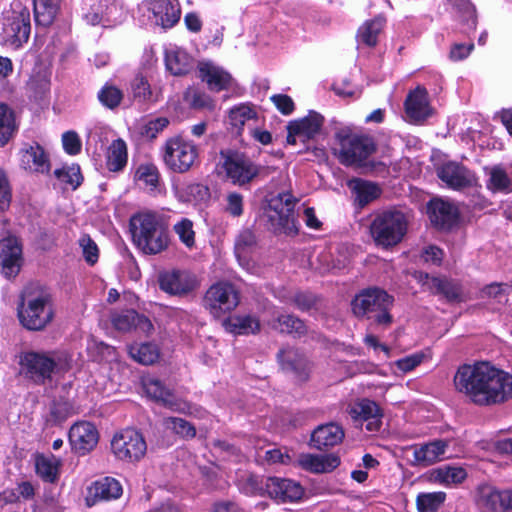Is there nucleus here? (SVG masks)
<instances>
[{"label":"nucleus","mask_w":512,"mask_h":512,"mask_svg":"<svg viewBox=\"0 0 512 512\" xmlns=\"http://www.w3.org/2000/svg\"><path fill=\"white\" fill-rule=\"evenodd\" d=\"M156 24L163 28L173 27L180 19V8L175 0H147Z\"/></svg>","instance_id":"nucleus-26"},{"label":"nucleus","mask_w":512,"mask_h":512,"mask_svg":"<svg viewBox=\"0 0 512 512\" xmlns=\"http://www.w3.org/2000/svg\"><path fill=\"white\" fill-rule=\"evenodd\" d=\"M62 143L64 150L70 155H76L81 150V141L74 131L65 132L62 135Z\"/></svg>","instance_id":"nucleus-64"},{"label":"nucleus","mask_w":512,"mask_h":512,"mask_svg":"<svg viewBox=\"0 0 512 512\" xmlns=\"http://www.w3.org/2000/svg\"><path fill=\"white\" fill-rule=\"evenodd\" d=\"M323 122V116L315 111H310L309 114L302 119L291 121L287 126V143L295 145L297 139L303 143L306 140L313 139L319 134Z\"/></svg>","instance_id":"nucleus-15"},{"label":"nucleus","mask_w":512,"mask_h":512,"mask_svg":"<svg viewBox=\"0 0 512 512\" xmlns=\"http://www.w3.org/2000/svg\"><path fill=\"white\" fill-rule=\"evenodd\" d=\"M78 242L86 263L94 265L99 257V249L95 241L88 234H84Z\"/></svg>","instance_id":"nucleus-57"},{"label":"nucleus","mask_w":512,"mask_h":512,"mask_svg":"<svg viewBox=\"0 0 512 512\" xmlns=\"http://www.w3.org/2000/svg\"><path fill=\"white\" fill-rule=\"evenodd\" d=\"M61 466L62 460L53 454H37L35 456L36 473L45 482H57Z\"/></svg>","instance_id":"nucleus-35"},{"label":"nucleus","mask_w":512,"mask_h":512,"mask_svg":"<svg viewBox=\"0 0 512 512\" xmlns=\"http://www.w3.org/2000/svg\"><path fill=\"white\" fill-rule=\"evenodd\" d=\"M22 249L16 237L9 236L0 241V258L3 274L13 277L20 270Z\"/></svg>","instance_id":"nucleus-24"},{"label":"nucleus","mask_w":512,"mask_h":512,"mask_svg":"<svg viewBox=\"0 0 512 512\" xmlns=\"http://www.w3.org/2000/svg\"><path fill=\"white\" fill-rule=\"evenodd\" d=\"M169 123L170 121L167 117L151 119L142 126L141 135L149 140H153L168 127Z\"/></svg>","instance_id":"nucleus-58"},{"label":"nucleus","mask_w":512,"mask_h":512,"mask_svg":"<svg viewBox=\"0 0 512 512\" xmlns=\"http://www.w3.org/2000/svg\"><path fill=\"white\" fill-rule=\"evenodd\" d=\"M266 495L279 502H294L303 495L300 484L289 479L267 477L265 479Z\"/></svg>","instance_id":"nucleus-21"},{"label":"nucleus","mask_w":512,"mask_h":512,"mask_svg":"<svg viewBox=\"0 0 512 512\" xmlns=\"http://www.w3.org/2000/svg\"><path fill=\"white\" fill-rule=\"evenodd\" d=\"M447 5L462 20L475 23V8L469 0H447Z\"/></svg>","instance_id":"nucleus-56"},{"label":"nucleus","mask_w":512,"mask_h":512,"mask_svg":"<svg viewBox=\"0 0 512 512\" xmlns=\"http://www.w3.org/2000/svg\"><path fill=\"white\" fill-rule=\"evenodd\" d=\"M127 163V146L122 139L114 140L107 151V168L117 172L123 169Z\"/></svg>","instance_id":"nucleus-42"},{"label":"nucleus","mask_w":512,"mask_h":512,"mask_svg":"<svg viewBox=\"0 0 512 512\" xmlns=\"http://www.w3.org/2000/svg\"><path fill=\"white\" fill-rule=\"evenodd\" d=\"M479 504L489 512H511L512 490L483 487L480 490Z\"/></svg>","instance_id":"nucleus-25"},{"label":"nucleus","mask_w":512,"mask_h":512,"mask_svg":"<svg viewBox=\"0 0 512 512\" xmlns=\"http://www.w3.org/2000/svg\"><path fill=\"white\" fill-rule=\"evenodd\" d=\"M419 281L432 294L443 296L448 302L463 300V290L459 282L446 277H431L427 273H419Z\"/></svg>","instance_id":"nucleus-17"},{"label":"nucleus","mask_w":512,"mask_h":512,"mask_svg":"<svg viewBox=\"0 0 512 512\" xmlns=\"http://www.w3.org/2000/svg\"><path fill=\"white\" fill-rule=\"evenodd\" d=\"M133 96L140 102L151 98L152 92L147 80L143 77H136L132 83Z\"/></svg>","instance_id":"nucleus-61"},{"label":"nucleus","mask_w":512,"mask_h":512,"mask_svg":"<svg viewBox=\"0 0 512 512\" xmlns=\"http://www.w3.org/2000/svg\"><path fill=\"white\" fill-rule=\"evenodd\" d=\"M220 157L226 176L234 185H247L260 173L261 168L242 153L231 149L221 150Z\"/></svg>","instance_id":"nucleus-10"},{"label":"nucleus","mask_w":512,"mask_h":512,"mask_svg":"<svg viewBox=\"0 0 512 512\" xmlns=\"http://www.w3.org/2000/svg\"><path fill=\"white\" fill-rule=\"evenodd\" d=\"M393 297L379 288H368L358 293L351 302L353 314L359 319L372 320L378 326L388 327L393 319L390 309Z\"/></svg>","instance_id":"nucleus-4"},{"label":"nucleus","mask_w":512,"mask_h":512,"mask_svg":"<svg viewBox=\"0 0 512 512\" xmlns=\"http://www.w3.org/2000/svg\"><path fill=\"white\" fill-rule=\"evenodd\" d=\"M130 226L134 243L145 254H157L168 247V230L157 214L145 212L135 215Z\"/></svg>","instance_id":"nucleus-3"},{"label":"nucleus","mask_w":512,"mask_h":512,"mask_svg":"<svg viewBox=\"0 0 512 512\" xmlns=\"http://www.w3.org/2000/svg\"><path fill=\"white\" fill-rule=\"evenodd\" d=\"M447 447L446 442L437 440L414 449V461L420 465L428 466L441 459Z\"/></svg>","instance_id":"nucleus-38"},{"label":"nucleus","mask_w":512,"mask_h":512,"mask_svg":"<svg viewBox=\"0 0 512 512\" xmlns=\"http://www.w3.org/2000/svg\"><path fill=\"white\" fill-rule=\"evenodd\" d=\"M21 364L36 381L43 382L53 372H65L70 368L69 359L64 354L28 352L21 358Z\"/></svg>","instance_id":"nucleus-9"},{"label":"nucleus","mask_w":512,"mask_h":512,"mask_svg":"<svg viewBox=\"0 0 512 512\" xmlns=\"http://www.w3.org/2000/svg\"><path fill=\"white\" fill-rule=\"evenodd\" d=\"M17 130L14 111L7 104L0 103V147L5 146Z\"/></svg>","instance_id":"nucleus-39"},{"label":"nucleus","mask_w":512,"mask_h":512,"mask_svg":"<svg viewBox=\"0 0 512 512\" xmlns=\"http://www.w3.org/2000/svg\"><path fill=\"white\" fill-rule=\"evenodd\" d=\"M11 198L12 194L8 179L4 171L0 169V212H3L9 208Z\"/></svg>","instance_id":"nucleus-63"},{"label":"nucleus","mask_w":512,"mask_h":512,"mask_svg":"<svg viewBox=\"0 0 512 512\" xmlns=\"http://www.w3.org/2000/svg\"><path fill=\"white\" fill-rule=\"evenodd\" d=\"M110 446L116 459L128 463L139 461L147 451L143 435L135 429H124L117 432L113 436Z\"/></svg>","instance_id":"nucleus-11"},{"label":"nucleus","mask_w":512,"mask_h":512,"mask_svg":"<svg viewBox=\"0 0 512 512\" xmlns=\"http://www.w3.org/2000/svg\"><path fill=\"white\" fill-rule=\"evenodd\" d=\"M427 209L432 225L438 229L448 230L457 222V210L447 202L440 199L431 200Z\"/></svg>","instance_id":"nucleus-27"},{"label":"nucleus","mask_w":512,"mask_h":512,"mask_svg":"<svg viewBox=\"0 0 512 512\" xmlns=\"http://www.w3.org/2000/svg\"><path fill=\"white\" fill-rule=\"evenodd\" d=\"M376 151L372 137L341 129L335 133L334 155L345 166H361Z\"/></svg>","instance_id":"nucleus-5"},{"label":"nucleus","mask_w":512,"mask_h":512,"mask_svg":"<svg viewBox=\"0 0 512 512\" xmlns=\"http://www.w3.org/2000/svg\"><path fill=\"white\" fill-rule=\"evenodd\" d=\"M489 180L487 187L494 191H508L512 185L511 179L501 166H493L488 172Z\"/></svg>","instance_id":"nucleus-47"},{"label":"nucleus","mask_w":512,"mask_h":512,"mask_svg":"<svg viewBox=\"0 0 512 512\" xmlns=\"http://www.w3.org/2000/svg\"><path fill=\"white\" fill-rule=\"evenodd\" d=\"M123 493L122 485L112 477H104L95 481L89 488V495L96 501L118 499Z\"/></svg>","instance_id":"nucleus-34"},{"label":"nucleus","mask_w":512,"mask_h":512,"mask_svg":"<svg viewBox=\"0 0 512 512\" xmlns=\"http://www.w3.org/2000/svg\"><path fill=\"white\" fill-rule=\"evenodd\" d=\"M21 165L24 169L47 173L50 171V162L44 149L39 144L29 145L21 150Z\"/></svg>","instance_id":"nucleus-31"},{"label":"nucleus","mask_w":512,"mask_h":512,"mask_svg":"<svg viewBox=\"0 0 512 512\" xmlns=\"http://www.w3.org/2000/svg\"><path fill=\"white\" fill-rule=\"evenodd\" d=\"M143 388L146 395L158 404L179 411L183 408L184 403L178 398L174 391L165 386V384L154 377L143 379Z\"/></svg>","instance_id":"nucleus-20"},{"label":"nucleus","mask_w":512,"mask_h":512,"mask_svg":"<svg viewBox=\"0 0 512 512\" xmlns=\"http://www.w3.org/2000/svg\"><path fill=\"white\" fill-rule=\"evenodd\" d=\"M344 436L343 428L337 423L319 425L311 435V445L318 450L333 447L340 444Z\"/></svg>","instance_id":"nucleus-29"},{"label":"nucleus","mask_w":512,"mask_h":512,"mask_svg":"<svg viewBox=\"0 0 512 512\" xmlns=\"http://www.w3.org/2000/svg\"><path fill=\"white\" fill-rule=\"evenodd\" d=\"M239 292L228 282H218L212 285L204 297V306L214 316L234 310L239 304Z\"/></svg>","instance_id":"nucleus-12"},{"label":"nucleus","mask_w":512,"mask_h":512,"mask_svg":"<svg viewBox=\"0 0 512 512\" xmlns=\"http://www.w3.org/2000/svg\"><path fill=\"white\" fill-rule=\"evenodd\" d=\"M444 492L420 493L416 498L418 512H436L444 503Z\"/></svg>","instance_id":"nucleus-46"},{"label":"nucleus","mask_w":512,"mask_h":512,"mask_svg":"<svg viewBox=\"0 0 512 512\" xmlns=\"http://www.w3.org/2000/svg\"><path fill=\"white\" fill-rule=\"evenodd\" d=\"M438 177L449 187L461 190L476 183L473 172L456 162H447L437 169Z\"/></svg>","instance_id":"nucleus-18"},{"label":"nucleus","mask_w":512,"mask_h":512,"mask_svg":"<svg viewBox=\"0 0 512 512\" xmlns=\"http://www.w3.org/2000/svg\"><path fill=\"white\" fill-rule=\"evenodd\" d=\"M291 301L297 309L306 312L316 307L319 298L309 291H298L291 297Z\"/></svg>","instance_id":"nucleus-59"},{"label":"nucleus","mask_w":512,"mask_h":512,"mask_svg":"<svg viewBox=\"0 0 512 512\" xmlns=\"http://www.w3.org/2000/svg\"><path fill=\"white\" fill-rule=\"evenodd\" d=\"M226 331L237 335L255 334L260 331L259 320L251 315H235L223 321Z\"/></svg>","instance_id":"nucleus-37"},{"label":"nucleus","mask_w":512,"mask_h":512,"mask_svg":"<svg viewBox=\"0 0 512 512\" xmlns=\"http://www.w3.org/2000/svg\"><path fill=\"white\" fill-rule=\"evenodd\" d=\"M256 112L249 105H239L229 111V121L237 134H241L246 122L256 119Z\"/></svg>","instance_id":"nucleus-45"},{"label":"nucleus","mask_w":512,"mask_h":512,"mask_svg":"<svg viewBox=\"0 0 512 512\" xmlns=\"http://www.w3.org/2000/svg\"><path fill=\"white\" fill-rule=\"evenodd\" d=\"M297 464L311 473H329L339 466L340 459L336 454L314 455L302 453L297 458Z\"/></svg>","instance_id":"nucleus-28"},{"label":"nucleus","mask_w":512,"mask_h":512,"mask_svg":"<svg viewBox=\"0 0 512 512\" xmlns=\"http://www.w3.org/2000/svg\"><path fill=\"white\" fill-rule=\"evenodd\" d=\"M60 0H34V15L37 25H51L58 13Z\"/></svg>","instance_id":"nucleus-40"},{"label":"nucleus","mask_w":512,"mask_h":512,"mask_svg":"<svg viewBox=\"0 0 512 512\" xmlns=\"http://www.w3.org/2000/svg\"><path fill=\"white\" fill-rule=\"evenodd\" d=\"M273 330L292 335L296 338L304 337L308 334V327L305 322L293 314H280L270 322Z\"/></svg>","instance_id":"nucleus-33"},{"label":"nucleus","mask_w":512,"mask_h":512,"mask_svg":"<svg viewBox=\"0 0 512 512\" xmlns=\"http://www.w3.org/2000/svg\"><path fill=\"white\" fill-rule=\"evenodd\" d=\"M165 65L172 75L183 76L193 69L194 59L185 50L173 48L165 53Z\"/></svg>","instance_id":"nucleus-32"},{"label":"nucleus","mask_w":512,"mask_h":512,"mask_svg":"<svg viewBox=\"0 0 512 512\" xmlns=\"http://www.w3.org/2000/svg\"><path fill=\"white\" fill-rule=\"evenodd\" d=\"M224 212L231 217L238 218L244 212V198L238 192H230L224 199Z\"/></svg>","instance_id":"nucleus-55"},{"label":"nucleus","mask_w":512,"mask_h":512,"mask_svg":"<svg viewBox=\"0 0 512 512\" xmlns=\"http://www.w3.org/2000/svg\"><path fill=\"white\" fill-rule=\"evenodd\" d=\"M181 198L187 202H206L210 199V190L204 184L190 183L182 189Z\"/></svg>","instance_id":"nucleus-49"},{"label":"nucleus","mask_w":512,"mask_h":512,"mask_svg":"<svg viewBox=\"0 0 512 512\" xmlns=\"http://www.w3.org/2000/svg\"><path fill=\"white\" fill-rule=\"evenodd\" d=\"M256 244L254 233L249 230H243L237 237L235 242V250L238 254H244Z\"/></svg>","instance_id":"nucleus-62"},{"label":"nucleus","mask_w":512,"mask_h":512,"mask_svg":"<svg viewBox=\"0 0 512 512\" xmlns=\"http://www.w3.org/2000/svg\"><path fill=\"white\" fill-rule=\"evenodd\" d=\"M240 490L246 495L265 496V480L255 475H247L240 482Z\"/></svg>","instance_id":"nucleus-54"},{"label":"nucleus","mask_w":512,"mask_h":512,"mask_svg":"<svg viewBox=\"0 0 512 512\" xmlns=\"http://www.w3.org/2000/svg\"><path fill=\"white\" fill-rule=\"evenodd\" d=\"M160 289L170 295L184 296L198 286L196 276L185 270H173L160 274Z\"/></svg>","instance_id":"nucleus-14"},{"label":"nucleus","mask_w":512,"mask_h":512,"mask_svg":"<svg viewBox=\"0 0 512 512\" xmlns=\"http://www.w3.org/2000/svg\"><path fill=\"white\" fill-rule=\"evenodd\" d=\"M384 24L385 18L382 16H377L370 21H366L358 29V40L367 46H375L378 41V35L382 31Z\"/></svg>","instance_id":"nucleus-43"},{"label":"nucleus","mask_w":512,"mask_h":512,"mask_svg":"<svg viewBox=\"0 0 512 512\" xmlns=\"http://www.w3.org/2000/svg\"><path fill=\"white\" fill-rule=\"evenodd\" d=\"M348 187L356 195V200L361 206L368 204L380 195V189L376 184L363 179L350 180Z\"/></svg>","instance_id":"nucleus-41"},{"label":"nucleus","mask_w":512,"mask_h":512,"mask_svg":"<svg viewBox=\"0 0 512 512\" xmlns=\"http://www.w3.org/2000/svg\"><path fill=\"white\" fill-rule=\"evenodd\" d=\"M139 180L153 188L157 187L159 182V171L153 164L139 166L137 170Z\"/></svg>","instance_id":"nucleus-60"},{"label":"nucleus","mask_w":512,"mask_h":512,"mask_svg":"<svg viewBox=\"0 0 512 512\" xmlns=\"http://www.w3.org/2000/svg\"><path fill=\"white\" fill-rule=\"evenodd\" d=\"M453 384L458 393L479 407L497 406L512 399V374L489 362L459 366Z\"/></svg>","instance_id":"nucleus-1"},{"label":"nucleus","mask_w":512,"mask_h":512,"mask_svg":"<svg viewBox=\"0 0 512 512\" xmlns=\"http://www.w3.org/2000/svg\"><path fill=\"white\" fill-rule=\"evenodd\" d=\"M30 12L27 8H22L20 11L15 12L11 23L9 24L8 32L13 37V43L22 45L26 43L30 36Z\"/></svg>","instance_id":"nucleus-36"},{"label":"nucleus","mask_w":512,"mask_h":512,"mask_svg":"<svg viewBox=\"0 0 512 512\" xmlns=\"http://www.w3.org/2000/svg\"><path fill=\"white\" fill-rule=\"evenodd\" d=\"M297 199L289 192L278 193L268 200L266 215L270 228L275 233L295 235L298 222L295 214Z\"/></svg>","instance_id":"nucleus-7"},{"label":"nucleus","mask_w":512,"mask_h":512,"mask_svg":"<svg viewBox=\"0 0 512 512\" xmlns=\"http://www.w3.org/2000/svg\"><path fill=\"white\" fill-rule=\"evenodd\" d=\"M173 230L187 248H192L195 245V231L190 219L182 218L173 226Z\"/></svg>","instance_id":"nucleus-51"},{"label":"nucleus","mask_w":512,"mask_h":512,"mask_svg":"<svg viewBox=\"0 0 512 512\" xmlns=\"http://www.w3.org/2000/svg\"><path fill=\"white\" fill-rule=\"evenodd\" d=\"M122 98L121 90L112 85H105L98 93L99 101L109 109L119 106Z\"/></svg>","instance_id":"nucleus-53"},{"label":"nucleus","mask_w":512,"mask_h":512,"mask_svg":"<svg viewBox=\"0 0 512 512\" xmlns=\"http://www.w3.org/2000/svg\"><path fill=\"white\" fill-rule=\"evenodd\" d=\"M54 175L58 180L65 184L70 185L73 189L79 187L83 180V177L80 172V167L77 165L56 169L54 171Z\"/></svg>","instance_id":"nucleus-52"},{"label":"nucleus","mask_w":512,"mask_h":512,"mask_svg":"<svg viewBox=\"0 0 512 512\" xmlns=\"http://www.w3.org/2000/svg\"><path fill=\"white\" fill-rule=\"evenodd\" d=\"M277 361L281 369L291 373L296 381L305 382L309 379L311 363L306 355L298 348L285 346L277 353Z\"/></svg>","instance_id":"nucleus-13"},{"label":"nucleus","mask_w":512,"mask_h":512,"mask_svg":"<svg viewBox=\"0 0 512 512\" xmlns=\"http://www.w3.org/2000/svg\"><path fill=\"white\" fill-rule=\"evenodd\" d=\"M199 77L206 82L208 88L212 91L219 92L228 89L231 85V76L222 68L208 62H202L198 66Z\"/></svg>","instance_id":"nucleus-30"},{"label":"nucleus","mask_w":512,"mask_h":512,"mask_svg":"<svg viewBox=\"0 0 512 512\" xmlns=\"http://www.w3.org/2000/svg\"><path fill=\"white\" fill-rule=\"evenodd\" d=\"M17 315L19 322L27 330L45 329L54 318L50 295L35 285L26 286L20 295Z\"/></svg>","instance_id":"nucleus-2"},{"label":"nucleus","mask_w":512,"mask_h":512,"mask_svg":"<svg viewBox=\"0 0 512 512\" xmlns=\"http://www.w3.org/2000/svg\"><path fill=\"white\" fill-rule=\"evenodd\" d=\"M128 351L131 358L143 365L155 363L160 356L158 347L152 343L133 344Z\"/></svg>","instance_id":"nucleus-44"},{"label":"nucleus","mask_w":512,"mask_h":512,"mask_svg":"<svg viewBox=\"0 0 512 512\" xmlns=\"http://www.w3.org/2000/svg\"><path fill=\"white\" fill-rule=\"evenodd\" d=\"M111 322L115 329L122 332H128L135 329L149 335L154 329L149 318L138 314L132 309L112 313Z\"/></svg>","instance_id":"nucleus-23"},{"label":"nucleus","mask_w":512,"mask_h":512,"mask_svg":"<svg viewBox=\"0 0 512 512\" xmlns=\"http://www.w3.org/2000/svg\"><path fill=\"white\" fill-rule=\"evenodd\" d=\"M98 440V431L90 422H78L69 430V441L71 446L81 455H85L93 450L96 447Z\"/></svg>","instance_id":"nucleus-19"},{"label":"nucleus","mask_w":512,"mask_h":512,"mask_svg":"<svg viewBox=\"0 0 512 512\" xmlns=\"http://www.w3.org/2000/svg\"><path fill=\"white\" fill-rule=\"evenodd\" d=\"M184 100L193 109H207L211 111L215 108V103L209 95L194 88L186 90Z\"/></svg>","instance_id":"nucleus-48"},{"label":"nucleus","mask_w":512,"mask_h":512,"mask_svg":"<svg viewBox=\"0 0 512 512\" xmlns=\"http://www.w3.org/2000/svg\"><path fill=\"white\" fill-rule=\"evenodd\" d=\"M164 425L167 429L173 431L175 434L182 438H194L196 435V428L183 418H165Z\"/></svg>","instance_id":"nucleus-50"},{"label":"nucleus","mask_w":512,"mask_h":512,"mask_svg":"<svg viewBox=\"0 0 512 512\" xmlns=\"http://www.w3.org/2000/svg\"><path fill=\"white\" fill-rule=\"evenodd\" d=\"M349 415L355 423V426L365 428L369 432H377L382 425V411L380 407L372 400L362 399L351 406Z\"/></svg>","instance_id":"nucleus-16"},{"label":"nucleus","mask_w":512,"mask_h":512,"mask_svg":"<svg viewBox=\"0 0 512 512\" xmlns=\"http://www.w3.org/2000/svg\"><path fill=\"white\" fill-rule=\"evenodd\" d=\"M197 159V145L181 136L168 138L162 147V160L166 167L174 173L188 172Z\"/></svg>","instance_id":"nucleus-8"},{"label":"nucleus","mask_w":512,"mask_h":512,"mask_svg":"<svg viewBox=\"0 0 512 512\" xmlns=\"http://www.w3.org/2000/svg\"><path fill=\"white\" fill-rule=\"evenodd\" d=\"M404 106L407 118L415 124L423 123L433 113L426 89L419 86L407 95Z\"/></svg>","instance_id":"nucleus-22"},{"label":"nucleus","mask_w":512,"mask_h":512,"mask_svg":"<svg viewBox=\"0 0 512 512\" xmlns=\"http://www.w3.org/2000/svg\"><path fill=\"white\" fill-rule=\"evenodd\" d=\"M408 221L404 213L387 210L375 216L370 233L376 245L384 248L398 244L407 232Z\"/></svg>","instance_id":"nucleus-6"}]
</instances>
